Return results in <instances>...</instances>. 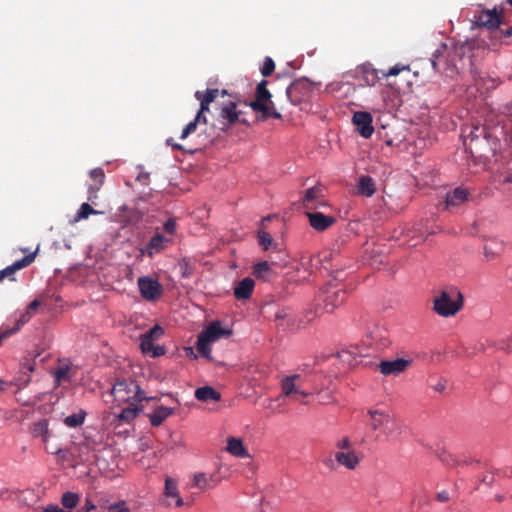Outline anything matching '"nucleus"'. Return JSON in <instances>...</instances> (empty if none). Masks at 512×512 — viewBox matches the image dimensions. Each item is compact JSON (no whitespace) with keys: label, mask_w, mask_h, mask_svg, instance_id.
<instances>
[{"label":"nucleus","mask_w":512,"mask_h":512,"mask_svg":"<svg viewBox=\"0 0 512 512\" xmlns=\"http://www.w3.org/2000/svg\"><path fill=\"white\" fill-rule=\"evenodd\" d=\"M464 305V297L456 286L441 290L433 300V311L441 317L456 315Z\"/></svg>","instance_id":"1"},{"label":"nucleus","mask_w":512,"mask_h":512,"mask_svg":"<svg viewBox=\"0 0 512 512\" xmlns=\"http://www.w3.org/2000/svg\"><path fill=\"white\" fill-rule=\"evenodd\" d=\"M267 80H262L257 84L255 99L248 105L255 112L262 114V119L269 118L281 119V114L275 109V105L271 100V93L267 89Z\"/></svg>","instance_id":"2"},{"label":"nucleus","mask_w":512,"mask_h":512,"mask_svg":"<svg viewBox=\"0 0 512 512\" xmlns=\"http://www.w3.org/2000/svg\"><path fill=\"white\" fill-rule=\"evenodd\" d=\"M231 334V330L222 328L219 321H214L198 335L196 348L202 357L211 360V343Z\"/></svg>","instance_id":"3"},{"label":"nucleus","mask_w":512,"mask_h":512,"mask_svg":"<svg viewBox=\"0 0 512 512\" xmlns=\"http://www.w3.org/2000/svg\"><path fill=\"white\" fill-rule=\"evenodd\" d=\"M348 292L346 286L339 282H329L323 290H321L318 301L323 302V310L332 313L337 307L341 306Z\"/></svg>","instance_id":"4"},{"label":"nucleus","mask_w":512,"mask_h":512,"mask_svg":"<svg viewBox=\"0 0 512 512\" xmlns=\"http://www.w3.org/2000/svg\"><path fill=\"white\" fill-rule=\"evenodd\" d=\"M112 395L118 402L130 403L131 400L135 401H149L155 400V397H146L144 392L134 381L117 380L112 388Z\"/></svg>","instance_id":"5"},{"label":"nucleus","mask_w":512,"mask_h":512,"mask_svg":"<svg viewBox=\"0 0 512 512\" xmlns=\"http://www.w3.org/2000/svg\"><path fill=\"white\" fill-rule=\"evenodd\" d=\"M499 147V139L491 132L490 135L482 137L466 148L470 151L472 156L486 161L495 155Z\"/></svg>","instance_id":"6"},{"label":"nucleus","mask_w":512,"mask_h":512,"mask_svg":"<svg viewBox=\"0 0 512 512\" xmlns=\"http://www.w3.org/2000/svg\"><path fill=\"white\" fill-rule=\"evenodd\" d=\"M310 382V396L315 395L319 404L328 405L336 402L332 392L327 388L326 383L330 382V380L327 379L326 376L322 374H315Z\"/></svg>","instance_id":"7"},{"label":"nucleus","mask_w":512,"mask_h":512,"mask_svg":"<svg viewBox=\"0 0 512 512\" xmlns=\"http://www.w3.org/2000/svg\"><path fill=\"white\" fill-rule=\"evenodd\" d=\"M242 111L237 110V104L234 101L223 103L219 113V121L222 124L221 130L227 131L235 123L246 124L247 121L241 118Z\"/></svg>","instance_id":"8"},{"label":"nucleus","mask_w":512,"mask_h":512,"mask_svg":"<svg viewBox=\"0 0 512 512\" xmlns=\"http://www.w3.org/2000/svg\"><path fill=\"white\" fill-rule=\"evenodd\" d=\"M367 414L370 417V427L376 431L381 430L386 436L392 434V429L389 424H394L393 416L385 410L381 409H369Z\"/></svg>","instance_id":"9"},{"label":"nucleus","mask_w":512,"mask_h":512,"mask_svg":"<svg viewBox=\"0 0 512 512\" xmlns=\"http://www.w3.org/2000/svg\"><path fill=\"white\" fill-rule=\"evenodd\" d=\"M312 85L306 79L292 82L286 89V95L292 104H299L310 97Z\"/></svg>","instance_id":"10"},{"label":"nucleus","mask_w":512,"mask_h":512,"mask_svg":"<svg viewBox=\"0 0 512 512\" xmlns=\"http://www.w3.org/2000/svg\"><path fill=\"white\" fill-rule=\"evenodd\" d=\"M493 9H482L474 14V23L479 27H485L489 30H495L501 24V12Z\"/></svg>","instance_id":"11"},{"label":"nucleus","mask_w":512,"mask_h":512,"mask_svg":"<svg viewBox=\"0 0 512 512\" xmlns=\"http://www.w3.org/2000/svg\"><path fill=\"white\" fill-rule=\"evenodd\" d=\"M138 287L142 298L147 301L158 299L163 292L162 285L157 280L150 277H140L138 279Z\"/></svg>","instance_id":"12"},{"label":"nucleus","mask_w":512,"mask_h":512,"mask_svg":"<svg viewBox=\"0 0 512 512\" xmlns=\"http://www.w3.org/2000/svg\"><path fill=\"white\" fill-rule=\"evenodd\" d=\"M322 191V188L319 186H314L307 189L301 200L302 207L306 211L316 210L317 208L325 207L326 201L323 198Z\"/></svg>","instance_id":"13"},{"label":"nucleus","mask_w":512,"mask_h":512,"mask_svg":"<svg viewBox=\"0 0 512 512\" xmlns=\"http://www.w3.org/2000/svg\"><path fill=\"white\" fill-rule=\"evenodd\" d=\"M308 218L309 225L318 232H323L335 224L336 218L331 215H326L319 211L308 210L305 211Z\"/></svg>","instance_id":"14"},{"label":"nucleus","mask_w":512,"mask_h":512,"mask_svg":"<svg viewBox=\"0 0 512 512\" xmlns=\"http://www.w3.org/2000/svg\"><path fill=\"white\" fill-rule=\"evenodd\" d=\"M352 122L356 126V130L364 138H370L374 132L372 125L373 118L369 112L357 111L353 114Z\"/></svg>","instance_id":"15"},{"label":"nucleus","mask_w":512,"mask_h":512,"mask_svg":"<svg viewBox=\"0 0 512 512\" xmlns=\"http://www.w3.org/2000/svg\"><path fill=\"white\" fill-rule=\"evenodd\" d=\"M334 457L338 465L348 470H355L363 459V453L355 449L349 451H335Z\"/></svg>","instance_id":"16"},{"label":"nucleus","mask_w":512,"mask_h":512,"mask_svg":"<svg viewBox=\"0 0 512 512\" xmlns=\"http://www.w3.org/2000/svg\"><path fill=\"white\" fill-rule=\"evenodd\" d=\"M300 380L301 376L299 374H294L283 378L281 382L282 394L287 397H291L294 394H298L303 397L310 396L309 391L301 389V385L299 382Z\"/></svg>","instance_id":"17"},{"label":"nucleus","mask_w":512,"mask_h":512,"mask_svg":"<svg viewBox=\"0 0 512 512\" xmlns=\"http://www.w3.org/2000/svg\"><path fill=\"white\" fill-rule=\"evenodd\" d=\"M37 253L38 248L34 252L27 254L22 259L15 261L12 265L7 266L3 270H0V282L5 278H9L11 281H14L15 279L12 277L14 273L32 264L36 258Z\"/></svg>","instance_id":"18"},{"label":"nucleus","mask_w":512,"mask_h":512,"mask_svg":"<svg viewBox=\"0 0 512 512\" xmlns=\"http://www.w3.org/2000/svg\"><path fill=\"white\" fill-rule=\"evenodd\" d=\"M31 433L33 437L41 439V441L45 444V449L47 452L56 455L62 453L61 448L50 450L47 446L48 440L51 437V431L49 430V423L47 419H41L38 422H35L32 426Z\"/></svg>","instance_id":"19"},{"label":"nucleus","mask_w":512,"mask_h":512,"mask_svg":"<svg viewBox=\"0 0 512 512\" xmlns=\"http://www.w3.org/2000/svg\"><path fill=\"white\" fill-rule=\"evenodd\" d=\"M225 95H227V91L224 89L221 91L219 89H207L205 92L196 91L195 98L200 102V108L198 110L200 114L209 112V105L219 96L224 97Z\"/></svg>","instance_id":"20"},{"label":"nucleus","mask_w":512,"mask_h":512,"mask_svg":"<svg viewBox=\"0 0 512 512\" xmlns=\"http://www.w3.org/2000/svg\"><path fill=\"white\" fill-rule=\"evenodd\" d=\"M492 131L488 129L486 126H482L480 124H472L466 126L462 130V137L464 141V145L467 147L471 145L473 142L481 139L482 137L490 135Z\"/></svg>","instance_id":"21"},{"label":"nucleus","mask_w":512,"mask_h":512,"mask_svg":"<svg viewBox=\"0 0 512 512\" xmlns=\"http://www.w3.org/2000/svg\"><path fill=\"white\" fill-rule=\"evenodd\" d=\"M164 495L166 497L167 506H172L173 502L174 505L179 508L184 505V501L179 495L177 482L170 477H166L165 479Z\"/></svg>","instance_id":"22"},{"label":"nucleus","mask_w":512,"mask_h":512,"mask_svg":"<svg viewBox=\"0 0 512 512\" xmlns=\"http://www.w3.org/2000/svg\"><path fill=\"white\" fill-rule=\"evenodd\" d=\"M410 360L398 358L393 361H381L378 365L379 370L384 375H397L407 369L410 365Z\"/></svg>","instance_id":"23"},{"label":"nucleus","mask_w":512,"mask_h":512,"mask_svg":"<svg viewBox=\"0 0 512 512\" xmlns=\"http://www.w3.org/2000/svg\"><path fill=\"white\" fill-rule=\"evenodd\" d=\"M469 192L464 187H457L446 194L445 209H451L460 206L468 200Z\"/></svg>","instance_id":"24"},{"label":"nucleus","mask_w":512,"mask_h":512,"mask_svg":"<svg viewBox=\"0 0 512 512\" xmlns=\"http://www.w3.org/2000/svg\"><path fill=\"white\" fill-rule=\"evenodd\" d=\"M175 413V409L166 406H157L151 413L147 416L149 418L150 424L153 427L160 426L167 418L172 416Z\"/></svg>","instance_id":"25"},{"label":"nucleus","mask_w":512,"mask_h":512,"mask_svg":"<svg viewBox=\"0 0 512 512\" xmlns=\"http://www.w3.org/2000/svg\"><path fill=\"white\" fill-rule=\"evenodd\" d=\"M255 282L252 278L246 277L242 279L234 288V296L238 300L249 299L254 290Z\"/></svg>","instance_id":"26"},{"label":"nucleus","mask_w":512,"mask_h":512,"mask_svg":"<svg viewBox=\"0 0 512 512\" xmlns=\"http://www.w3.org/2000/svg\"><path fill=\"white\" fill-rule=\"evenodd\" d=\"M356 188L358 194L364 197H371L376 192L375 181L368 175H362L359 177Z\"/></svg>","instance_id":"27"},{"label":"nucleus","mask_w":512,"mask_h":512,"mask_svg":"<svg viewBox=\"0 0 512 512\" xmlns=\"http://www.w3.org/2000/svg\"><path fill=\"white\" fill-rule=\"evenodd\" d=\"M169 241V238L163 236L162 234L157 233L150 239V241L146 245V254L151 257L154 254L159 253L161 250L164 249L165 243H168Z\"/></svg>","instance_id":"28"},{"label":"nucleus","mask_w":512,"mask_h":512,"mask_svg":"<svg viewBox=\"0 0 512 512\" xmlns=\"http://www.w3.org/2000/svg\"><path fill=\"white\" fill-rule=\"evenodd\" d=\"M195 398L203 402H217L220 401L221 394L211 386H203L195 390Z\"/></svg>","instance_id":"29"},{"label":"nucleus","mask_w":512,"mask_h":512,"mask_svg":"<svg viewBox=\"0 0 512 512\" xmlns=\"http://www.w3.org/2000/svg\"><path fill=\"white\" fill-rule=\"evenodd\" d=\"M193 485L204 491L214 488L217 485V479L213 475L208 476L206 473H197L194 475Z\"/></svg>","instance_id":"30"},{"label":"nucleus","mask_w":512,"mask_h":512,"mask_svg":"<svg viewBox=\"0 0 512 512\" xmlns=\"http://www.w3.org/2000/svg\"><path fill=\"white\" fill-rule=\"evenodd\" d=\"M140 347L144 354H149L153 357H157L164 354V348L160 346H155L154 340L150 339L145 335H142L141 337Z\"/></svg>","instance_id":"31"},{"label":"nucleus","mask_w":512,"mask_h":512,"mask_svg":"<svg viewBox=\"0 0 512 512\" xmlns=\"http://www.w3.org/2000/svg\"><path fill=\"white\" fill-rule=\"evenodd\" d=\"M227 451L236 456V457H246L249 456L246 449L243 446L242 440L235 438V437H229L227 440Z\"/></svg>","instance_id":"32"},{"label":"nucleus","mask_w":512,"mask_h":512,"mask_svg":"<svg viewBox=\"0 0 512 512\" xmlns=\"http://www.w3.org/2000/svg\"><path fill=\"white\" fill-rule=\"evenodd\" d=\"M141 410L142 408H139L134 403H129V405L122 409V411L117 415V418L123 423H130L136 418Z\"/></svg>","instance_id":"33"},{"label":"nucleus","mask_w":512,"mask_h":512,"mask_svg":"<svg viewBox=\"0 0 512 512\" xmlns=\"http://www.w3.org/2000/svg\"><path fill=\"white\" fill-rule=\"evenodd\" d=\"M253 274L258 279L269 280L272 269L268 261L259 262L253 267Z\"/></svg>","instance_id":"34"},{"label":"nucleus","mask_w":512,"mask_h":512,"mask_svg":"<svg viewBox=\"0 0 512 512\" xmlns=\"http://www.w3.org/2000/svg\"><path fill=\"white\" fill-rule=\"evenodd\" d=\"M404 69H405V67L401 66L399 64L391 67L388 70H376V69H373L371 71V74L373 76V81H372L371 85L374 84L375 79L387 78V77H390V76H397Z\"/></svg>","instance_id":"35"},{"label":"nucleus","mask_w":512,"mask_h":512,"mask_svg":"<svg viewBox=\"0 0 512 512\" xmlns=\"http://www.w3.org/2000/svg\"><path fill=\"white\" fill-rule=\"evenodd\" d=\"M258 242L265 251L269 249H277V243H275L272 236L264 230L258 231Z\"/></svg>","instance_id":"36"},{"label":"nucleus","mask_w":512,"mask_h":512,"mask_svg":"<svg viewBox=\"0 0 512 512\" xmlns=\"http://www.w3.org/2000/svg\"><path fill=\"white\" fill-rule=\"evenodd\" d=\"M101 213L102 212L93 209V207L91 205H89L88 203H83L76 213L75 221L87 219L90 215H98Z\"/></svg>","instance_id":"37"},{"label":"nucleus","mask_w":512,"mask_h":512,"mask_svg":"<svg viewBox=\"0 0 512 512\" xmlns=\"http://www.w3.org/2000/svg\"><path fill=\"white\" fill-rule=\"evenodd\" d=\"M85 416L86 413L83 410H81L79 413H74L67 416L64 419V423L68 427L75 428L83 424Z\"/></svg>","instance_id":"38"},{"label":"nucleus","mask_w":512,"mask_h":512,"mask_svg":"<svg viewBox=\"0 0 512 512\" xmlns=\"http://www.w3.org/2000/svg\"><path fill=\"white\" fill-rule=\"evenodd\" d=\"M78 502H79V496L76 493L68 491L62 495L61 503L67 509L75 508L77 506Z\"/></svg>","instance_id":"39"},{"label":"nucleus","mask_w":512,"mask_h":512,"mask_svg":"<svg viewBox=\"0 0 512 512\" xmlns=\"http://www.w3.org/2000/svg\"><path fill=\"white\" fill-rule=\"evenodd\" d=\"M90 177L93 179L94 183L92 185H96L98 187H102L105 180V174L102 168H94L89 173Z\"/></svg>","instance_id":"40"},{"label":"nucleus","mask_w":512,"mask_h":512,"mask_svg":"<svg viewBox=\"0 0 512 512\" xmlns=\"http://www.w3.org/2000/svg\"><path fill=\"white\" fill-rule=\"evenodd\" d=\"M447 50V46L445 44H441L439 48L436 49V51L433 53L431 58V65L434 70H438V62L441 57H443L444 53Z\"/></svg>","instance_id":"41"},{"label":"nucleus","mask_w":512,"mask_h":512,"mask_svg":"<svg viewBox=\"0 0 512 512\" xmlns=\"http://www.w3.org/2000/svg\"><path fill=\"white\" fill-rule=\"evenodd\" d=\"M107 511L108 512H130V509L128 508L126 501L120 500V501L114 502L112 504H109V506H107Z\"/></svg>","instance_id":"42"},{"label":"nucleus","mask_w":512,"mask_h":512,"mask_svg":"<svg viewBox=\"0 0 512 512\" xmlns=\"http://www.w3.org/2000/svg\"><path fill=\"white\" fill-rule=\"evenodd\" d=\"M275 70V63L272 58L266 57L261 68V73L264 77L270 76Z\"/></svg>","instance_id":"43"},{"label":"nucleus","mask_w":512,"mask_h":512,"mask_svg":"<svg viewBox=\"0 0 512 512\" xmlns=\"http://www.w3.org/2000/svg\"><path fill=\"white\" fill-rule=\"evenodd\" d=\"M336 451H349L352 450V442L349 437H343L335 443Z\"/></svg>","instance_id":"44"},{"label":"nucleus","mask_w":512,"mask_h":512,"mask_svg":"<svg viewBox=\"0 0 512 512\" xmlns=\"http://www.w3.org/2000/svg\"><path fill=\"white\" fill-rule=\"evenodd\" d=\"M198 125H199V123L196 122L195 120L188 123L182 130L180 138L186 139L190 134H192L196 131Z\"/></svg>","instance_id":"45"},{"label":"nucleus","mask_w":512,"mask_h":512,"mask_svg":"<svg viewBox=\"0 0 512 512\" xmlns=\"http://www.w3.org/2000/svg\"><path fill=\"white\" fill-rule=\"evenodd\" d=\"M164 334V330L162 327L156 325L153 328H151L147 333L144 335L149 337L152 340L159 339Z\"/></svg>","instance_id":"46"},{"label":"nucleus","mask_w":512,"mask_h":512,"mask_svg":"<svg viewBox=\"0 0 512 512\" xmlns=\"http://www.w3.org/2000/svg\"><path fill=\"white\" fill-rule=\"evenodd\" d=\"M101 187H98L96 185H89L88 191H87V199L88 201L95 203V200L98 198V191Z\"/></svg>","instance_id":"47"},{"label":"nucleus","mask_w":512,"mask_h":512,"mask_svg":"<svg viewBox=\"0 0 512 512\" xmlns=\"http://www.w3.org/2000/svg\"><path fill=\"white\" fill-rule=\"evenodd\" d=\"M495 37H498L500 39H506L512 37V27H508L505 29H495L494 30Z\"/></svg>","instance_id":"48"},{"label":"nucleus","mask_w":512,"mask_h":512,"mask_svg":"<svg viewBox=\"0 0 512 512\" xmlns=\"http://www.w3.org/2000/svg\"><path fill=\"white\" fill-rule=\"evenodd\" d=\"M68 367H60L55 372V378L58 382H61L62 380L68 379Z\"/></svg>","instance_id":"49"},{"label":"nucleus","mask_w":512,"mask_h":512,"mask_svg":"<svg viewBox=\"0 0 512 512\" xmlns=\"http://www.w3.org/2000/svg\"><path fill=\"white\" fill-rule=\"evenodd\" d=\"M164 230L169 233V234H173L176 230V222L174 219H168L165 223H164Z\"/></svg>","instance_id":"50"},{"label":"nucleus","mask_w":512,"mask_h":512,"mask_svg":"<svg viewBox=\"0 0 512 512\" xmlns=\"http://www.w3.org/2000/svg\"><path fill=\"white\" fill-rule=\"evenodd\" d=\"M96 506L90 499H86L84 505L78 510V512H90L94 510Z\"/></svg>","instance_id":"51"},{"label":"nucleus","mask_w":512,"mask_h":512,"mask_svg":"<svg viewBox=\"0 0 512 512\" xmlns=\"http://www.w3.org/2000/svg\"><path fill=\"white\" fill-rule=\"evenodd\" d=\"M499 348L508 352L512 351V336L499 343Z\"/></svg>","instance_id":"52"},{"label":"nucleus","mask_w":512,"mask_h":512,"mask_svg":"<svg viewBox=\"0 0 512 512\" xmlns=\"http://www.w3.org/2000/svg\"><path fill=\"white\" fill-rule=\"evenodd\" d=\"M166 144H167L168 146H171L173 150H181V151H184V150H185V149H184V147H183V145H181V144H179V143L174 142V139H173V138H168V139L166 140Z\"/></svg>","instance_id":"53"},{"label":"nucleus","mask_w":512,"mask_h":512,"mask_svg":"<svg viewBox=\"0 0 512 512\" xmlns=\"http://www.w3.org/2000/svg\"><path fill=\"white\" fill-rule=\"evenodd\" d=\"M436 499L439 502H447L449 500V493L447 491L443 490V491L437 493Z\"/></svg>","instance_id":"54"},{"label":"nucleus","mask_w":512,"mask_h":512,"mask_svg":"<svg viewBox=\"0 0 512 512\" xmlns=\"http://www.w3.org/2000/svg\"><path fill=\"white\" fill-rule=\"evenodd\" d=\"M40 306V301L39 300H33L32 302H30V304L28 305L27 307V312H30L31 315H33L34 311Z\"/></svg>","instance_id":"55"},{"label":"nucleus","mask_w":512,"mask_h":512,"mask_svg":"<svg viewBox=\"0 0 512 512\" xmlns=\"http://www.w3.org/2000/svg\"><path fill=\"white\" fill-rule=\"evenodd\" d=\"M482 483L488 485V486H492V484L494 483L495 479H494V476L493 475H489V474H486L484 475L481 480H480Z\"/></svg>","instance_id":"56"},{"label":"nucleus","mask_w":512,"mask_h":512,"mask_svg":"<svg viewBox=\"0 0 512 512\" xmlns=\"http://www.w3.org/2000/svg\"><path fill=\"white\" fill-rule=\"evenodd\" d=\"M194 120L196 122H198L199 124H207V117H206L205 113L204 114L203 113L200 114L199 111L197 112Z\"/></svg>","instance_id":"57"},{"label":"nucleus","mask_w":512,"mask_h":512,"mask_svg":"<svg viewBox=\"0 0 512 512\" xmlns=\"http://www.w3.org/2000/svg\"><path fill=\"white\" fill-rule=\"evenodd\" d=\"M338 357L341 358L343 361H347L349 364H351L350 353L348 351H342L338 353Z\"/></svg>","instance_id":"58"},{"label":"nucleus","mask_w":512,"mask_h":512,"mask_svg":"<svg viewBox=\"0 0 512 512\" xmlns=\"http://www.w3.org/2000/svg\"><path fill=\"white\" fill-rule=\"evenodd\" d=\"M111 504L107 499L101 498L99 501V507L103 510H107V506Z\"/></svg>","instance_id":"59"},{"label":"nucleus","mask_w":512,"mask_h":512,"mask_svg":"<svg viewBox=\"0 0 512 512\" xmlns=\"http://www.w3.org/2000/svg\"><path fill=\"white\" fill-rule=\"evenodd\" d=\"M381 332L380 330H376V331H373V332H370V336L372 338V340H375L377 338V336L381 337Z\"/></svg>","instance_id":"60"},{"label":"nucleus","mask_w":512,"mask_h":512,"mask_svg":"<svg viewBox=\"0 0 512 512\" xmlns=\"http://www.w3.org/2000/svg\"><path fill=\"white\" fill-rule=\"evenodd\" d=\"M502 183H512V174H508L507 176H505L502 180Z\"/></svg>","instance_id":"61"},{"label":"nucleus","mask_w":512,"mask_h":512,"mask_svg":"<svg viewBox=\"0 0 512 512\" xmlns=\"http://www.w3.org/2000/svg\"><path fill=\"white\" fill-rule=\"evenodd\" d=\"M12 385V383H6L2 379H0V390L4 391L6 386Z\"/></svg>","instance_id":"62"},{"label":"nucleus","mask_w":512,"mask_h":512,"mask_svg":"<svg viewBox=\"0 0 512 512\" xmlns=\"http://www.w3.org/2000/svg\"><path fill=\"white\" fill-rule=\"evenodd\" d=\"M495 500H496L497 502H499V503H500V502H503V501H504V495H501V494H497V495H495Z\"/></svg>","instance_id":"63"},{"label":"nucleus","mask_w":512,"mask_h":512,"mask_svg":"<svg viewBox=\"0 0 512 512\" xmlns=\"http://www.w3.org/2000/svg\"><path fill=\"white\" fill-rule=\"evenodd\" d=\"M444 388H445V385L441 384V383H439L437 386H435V390L440 391V392L443 391Z\"/></svg>","instance_id":"64"}]
</instances>
